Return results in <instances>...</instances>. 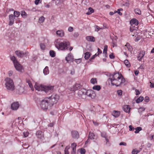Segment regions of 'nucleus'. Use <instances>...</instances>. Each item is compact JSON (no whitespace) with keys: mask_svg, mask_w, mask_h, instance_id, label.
Returning <instances> with one entry per match:
<instances>
[{"mask_svg":"<svg viewBox=\"0 0 154 154\" xmlns=\"http://www.w3.org/2000/svg\"><path fill=\"white\" fill-rule=\"evenodd\" d=\"M59 99V96L57 94H53L51 97L45 98L42 101L40 106L43 110L48 109L49 106H52L56 103Z\"/></svg>","mask_w":154,"mask_h":154,"instance_id":"nucleus-1","label":"nucleus"},{"mask_svg":"<svg viewBox=\"0 0 154 154\" xmlns=\"http://www.w3.org/2000/svg\"><path fill=\"white\" fill-rule=\"evenodd\" d=\"M135 91L136 92V95H138L140 94V92L138 90L136 89L135 90Z\"/></svg>","mask_w":154,"mask_h":154,"instance_id":"nucleus-63","label":"nucleus"},{"mask_svg":"<svg viewBox=\"0 0 154 154\" xmlns=\"http://www.w3.org/2000/svg\"><path fill=\"white\" fill-rule=\"evenodd\" d=\"M73 28L72 27L69 26L68 29V31L69 32H71L73 31Z\"/></svg>","mask_w":154,"mask_h":154,"instance_id":"nucleus-51","label":"nucleus"},{"mask_svg":"<svg viewBox=\"0 0 154 154\" xmlns=\"http://www.w3.org/2000/svg\"><path fill=\"white\" fill-rule=\"evenodd\" d=\"M50 55L52 57H54L55 56L54 51H50Z\"/></svg>","mask_w":154,"mask_h":154,"instance_id":"nucleus-37","label":"nucleus"},{"mask_svg":"<svg viewBox=\"0 0 154 154\" xmlns=\"http://www.w3.org/2000/svg\"><path fill=\"white\" fill-rule=\"evenodd\" d=\"M71 148L72 150H76V144L75 143H73L71 144Z\"/></svg>","mask_w":154,"mask_h":154,"instance_id":"nucleus-36","label":"nucleus"},{"mask_svg":"<svg viewBox=\"0 0 154 154\" xmlns=\"http://www.w3.org/2000/svg\"><path fill=\"white\" fill-rule=\"evenodd\" d=\"M110 79L111 84L116 86L124 85L125 79L122 75L119 73H116L110 75Z\"/></svg>","mask_w":154,"mask_h":154,"instance_id":"nucleus-2","label":"nucleus"},{"mask_svg":"<svg viewBox=\"0 0 154 154\" xmlns=\"http://www.w3.org/2000/svg\"><path fill=\"white\" fill-rule=\"evenodd\" d=\"M90 82L91 83L94 85L97 84V79L96 78H93L91 79V80Z\"/></svg>","mask_w":154,"mask_h":154,"instance_id":"nucleus-29","label":"nucleus"},{"mask_svg":"<svg viewBox=\"0 0 154 154\" xmlns=\"http://www.w3.org/2000/svg\"><path fill=\"white\" fill-rule=\"evenodd\" d=\"M73 57L71 53L69 54L66 57V60L69 63V61L72 60Z\"/></svg>","mask_w":154,"mask_h":154,"instance_id":"nucleus-18","label":"nucleus"},{"mask_svg":"<svg viewBox=\"0 0 154 154\" xmlns=\"http://www.w3.org/2000/svg\"><path fill=\"white\" fill-rule=\"evenodd\" d=\"M130 31L131 32H132L134 30H136V29H135L134 28H133V27L132 28L131 27H130Z\"/></svg>","mask_w":154,"mask_h":154,"instance_id":"nucleus-60","label":"nucleus"},{"mask_svg":"<svg viewBox=\"0 0 154 154\" xmlns=\"http://www.w3.org/2000/svg\"><path fill=\"white\" fill-rule=\"evenodd\" d=\"M5 87L9 91H13L15 89V86L13 80L10 78H7L5 79Z\"/></svg>","mask_w":154,"mask_h":154,"instance_id":"nucleus-5","label":"nucleus"},{"mask_svg":"<svg viewBox=\"0 0 154 154\" xmlns=\"http://www.w3.org/2000/svg\"><path fill=\"white\" fill-rule=\"evenodd\" d=\"M70 146H66V147L64 149L65 154H69L68 150L70 149Z\"/></svg>","mask_w":154,"mask_h":154,"instance_id":"nucleus-32","label":"nucleus"},{"mask_svg":"<svg viewBox=\"0 0 154 154\" xmlns=\"http://www.w3.org/2000/svg\"><path fill=\"white\" fill-rule=\"evenodd\" d=\"M117 42L116 39H112V44L113 47L117 46Z\"/></svg>","mask_w":154,"mask_h":154,"instance_id":"nucleus-27","label":"nucleus"},{"mask_svg":"<svg viewBox=\"0 0 154 154\" xmlns=\"http://www.w3.org/2000/svg\"><path fill=\"white\" fill-rule=\"evenodd\" d=\"M45 19V18L43 16H42L40 17L38 20V22L40 23H43Z\"/></svg>","mask_w":154,"mask_h":154,"instance_id":"nucleus-33","label":"nucleus"},{"mask_svg":"<svg viewBox=\"0 0 154 154\" xmlns=\"http://www.w3.org/2000/svg\"><path fill=\"white\" fill-rule=\"evenodd\" d=\"M89 137L91 139H96V136L93 133L90 132L89 134Z\"/></svg>","mask_w":154,"mask_h":154,"instance_id":"nucleus-22","label":"nucleus"},{"mask_svg":"<svg viewBox=\"0 0 154 154\" xmlns=\"http://www.w3.org/2000/svg\"><path fill=\"white\" fill-rule=\"evenodd\" d=\"M87 96L90 97L91 99H94L96 97V94L95 92L92 90H87Z\"/></svg>","mask_w":154,"mask_h":154,"instance_id":"nucleus-7","label":"nucleus"},{"mask_svg":"<svg viewBox=\"0 0 154 154\" xmlns=\"http://www.w3.org/2000/svg\"><path fill=\"white\" fill-rule=\"evenodd\" d=\"M56 33L57 35L61 37H63L64 35V32L62 30L57 31Z\"/></svg>","mask_w":154,"mask_h":154,"instance_id":"nucleus-15","label":"nucleus"},{"mask_svg":"<svg viewBox=\"0 0 154 154\" xmlns=\"http://www.w3.org/2000/svg\"><path fill=\"white\" fill-rule=\"evenodd\" d=\"M139 73V71L138 70H135L134 71V74L136 75H138Z\"/></svg>","mask_w":154,"mask_h":154,"instance_id":"nucleus-58","label":"nucleus"},{"mask_svg":"<svg viewBox=\"0 0 154 154\" xmlns=\"http://www.w3.org/2000/svg\"><path fill=\"white\" fill-rule=\"evenodd\" d=\"M11 109L13 110H16L19 107V104L18 102H15L11 105Z\"/></svg>","mask_w":154,"mask_h":154,"instance_id":"nucleus-11","label":"nucleus"},{"mask_svg":"<svg viewBox=\"0 0 154 154\" xmlns=\"http://www.w3.org/2000/svg\"><path fill=\"white\" fill-rule=\"evenodd\" d=\"M124 63L125 64V65L127 67H129L131 65L130 64V63L128 61V60H125L124 61Z\"/></svg>","mask_w":154,"mask_h":154,"instance_id":"nucleus-31","label":"nucleus"},{"mask_svg":"<svg viewBox=\"0 0 154 154\" xmlns=\"http://www.w3.org/2000/svg\"><path fill=\"white\" fill-rule=\"evenodd\" d=\"M150 85H149L151 88H154V84L152 83L151 82H150Z\"/></svg>","mask_w":154,"mask_h":154,"instance_id":"nucleus-55","label":"nucleus"},{"mask_svg":"<svg viewBox=\"0 0 154 154\" xmlns=\"http://www.w3.org/2000/svg\"><path fill=\"white\" fill-rule=\"evenodd\" d=\"M29 87L31 88V90L32 91L34 90V88L33 87L31 83L29 84Z\"/></svg>","mask_w":154,"mask_h":154,"instance_id":"nucleus-54","label":"nucleus"},{"mask_svg":"<svg viewBox=\"0 0 154 154\" xmlns=\"http://www.w3.org/2000/svg\"><path fill=\"white\" fill-rule=\"evenodd\" d=\"M93 122L94 124L96 126H97L99 125L98 123L97 122H95L94 121H93Z\"/></svg>","mask_w":154,"mask_h":154,"instance_id":"nucleus-59","label":"nucleus"},{"mask_svg":"<svg viewBox=\"0 0 154 154\" xmlns=\"http://www.w3.org/2000/svg\"><path fill=\"white\" fill-rule=\"evenodd\" d=\"M13 15L14 17H18L20 15V13L19 11H14Z\"/></svg>","mask_w":154,"mask_h":154,"instance_id":"nucleus-34","label":"nucleus"},{"mask_svg":"<svg viewBox=\"0 0 154 154\" xmlns=\"http://www.w3.org/2000/svg\"><path fill=\"white\" fill-rule=\"evenodd\" d=\"M81 85L79 84H76L71 88V91H75L81 88Z\"/></svg>","mask_w":154,"mask_h":154,"instance_id":"nucleus-14","label":"nucleus"},{"mask_svg":"<svg viewBox=\"0 0 154 154\" xmlns=\"http://www.w3.org/2000/svg\"><path fill=\"white\" fill-rule=\"evenodd\" d=\"M40 47L41 49L42 50H44L45 49V46L43 44L41 43L40 44Z\"/></svg>","mask_w":154,"mask_h":154,"instance_id":"nucleus-43","label":"nucleus"},{"mask_svg":"<svg viewBox=\"0 0 154 154\" xmlns=\"http://www.w3.org/2000/svg\"><path fill=\"white\" fill-rule=\"evenodd\" d=\"M143 97L140 96V97L137 99V100L136 102L137 103H139L140 102H141L143 100Z\"/></svg>","mask_w":154,"mask_h":154,"instance_id":"nucleus-30","label":"nucleus"},{"mask_svg":"<svg viewBox=\"0 0 154 154\" xmlns=\"http://www.w3.org/2000/svg\"><path fill=\"white\" fill-rule=\"evenodd\" d=\"M135 131L134 132L137 134L139 132L142 130V128L140 127H138L135 128Z\"/></svg>","mask_w":154,"mask_h":154,"instance_id":"nucleus-35","label":"nucleus"},{"mask_svg":"<svg viewBox=\"0 0 154 154\" xmlns=\"http://www.w3.org/2000/svg\"><path fill=\"white\" fill-rule=\"evenodd\" d=\"M109 57L111 59H113L114 58V56L112 54H110L109 55Z\"/></svg>","mask_w":154,"mask_h":154,"instance_id":"nucleus-62","label":"nucleus"},{"mask_svg":"<svg viewBox=\"0 0 154 154\" xmlns=\"http://www.w3.org/2000/svg\"><path fill=\"white\" fill-rule=\"evenodd\" d=\"M49 71L48 66H46L43 70V73L45 75H47L49 74Z\"/></svg>","mask_w":154,"mask_h":154,"instance_id":"nucleus-20","label":"nucleus"},{"mask_svg":"<svg viewBox=\"0 0 154 154\" xmlns=\"http://www.w3.org/2000/svg\"><path fill=\"white\" fill-rule=\"evenodd\" d=\"M8 75L9 76H11L13 74V72L11 71H9L8 72Z\"/></svg>","mask_w":154,"mask_h":154,"instance_id":"nucleus-57","label":"nucleus"},{"mask_svg":"<svg viewBox=\"0 0 154 154\" xmlns=\"http://www.w3.org/2000/svg\"><path fill=\"white\" fill-rule=\"evenodd\" d=\"M79 93H82L83 94L86 95L87 93V90L85 89H82L79 91Z\"/></svg>","mask_w":154,"mask_h":154,"instance_id":"nucleus-23","label":"nucleus"},{"mask_svg":"<svg viewBox=\"0 0 154 154\" xmlns=\"http://www.w3.org/2000/svg\"><path fill=\"white\" fill-rule=\"evenodd\" d=\"M79 35V34L78 32H75L73 34L74 37L75 38H77Z\"/></svg>","mask_w":154,"mask_h":154,"instance_id":"nucleus-50","label":"nucleus"},{"mask_svg":"<svg viewBox=\"0 0 154 154\" xmlns=\"http://www.w3.org/2000/svg\"><path fill=\"white\" fill-rule=\"evenodd\" d=\"M80 152L81 154H85V150L84 149H82L80 150Z\"/></svg>","mask_w":154,"mask_h":154,"instance_id":"nucleus-47","label":"nucleus"},{"mask_svg":"<svg viewBox=\"0 0 154 154\" xmlns=\"http://www.w3.org/2000/svg\"><path fill=\"white\" fill-rule=\"evenodd\" d=\"M125 46L127 48L128 51H132V48L131 46L130 45V44L129 43H127L125 45Z\"/></svg>","mask_w":154,"mask_h":154,"instance_id":"nucleus-21","label":"nucleus"},{"mask_svg":"<svg viewBox=\"0 0 154 154\" xmlns=\"http://www.w3.org/2000/svg\"><path fill=\"white\" fill-rule=\"evenodd\" d=\"M70 45V42L68 41L58 42L57 40L55 42V46L59 50H66L68 49V47Z\"/></svg>","mask_w":154,"mask_h":154,"instance_id":"nucleus-3","label":"nucleus"},{"mask_svg":"<svg viewBox=\"0 0 154 154\" xmlns=\"http://www.w3.org/2000/svg\"><path fill=\"white\" fill-rule=\"evenodd\" d=\"M86 38H94L92 36H88L86 37Z\"/></svg>","mask_w":154,"mask_h":154,"instance_id":"nucleus-61","label":"nucleus"},{"mask_svg":"<svg viewBox=\"0 0 154 154\" xmlns=\"http://www.w3.org/2000/svg\"><path fill=\"white\" fill-rule=\"evenodd\" d=\"M129 130L130 131H133L134 130L135 128L134 127H133L132 125H129Z\"/></svg>","mask_w":154,"mask_h":154,"instance_id":"nucleus-49","label":"nucleus"},{"mask_svg":"<svg viewBox=\"0 0 154 154\" xmlns=\"http://www.w3.org/2000/svg\"><path fill=\"white\" fill-rule=\"evenodd\" d=\"M134 12L135 14L139 15L141 14V11L140 9L138 8H136L134 9Z\"/></svg>","mask_w":154,"mask_h":154,"instance_id":"nucleus-24","label":"nucleus"},{"mask_svg":"<svg viewBox=\"0 0 154 154\" xmlns=\"http://www.w3.org/2000/svg\"><path fill=\"white\" fill-rule=\"evenodd\" d=\"M71 135L72 137L75 139H77L79 137L78 132L76 131H73L71 132Z\"/></svg>","mask_w":154,"mask_h":154,"instance_id":"nucleus-8","label":"nucleus"},{"mask_svg":"<svg viewBox=\"0 0 154 154\" xmlns=\"http://www.w3.org/2000/svg\"><path fill=\"white\" fill-rule=\"evenodd\" d=\"M41 2L42 0H35V3L36 5H37L39 3H41Z\"/></svg>","mask_w":154,"mask_h":154,"instance_id":"nucleus-46","label":"nucleus"},{"mask_svg":"<svg viewBox=\"0 0 154 154\" xmlns=\"http://www.w3.org/2000/svg\"><path fill=\"white\" fill-rule=\"evenodd\" d=\"M94 10L91 7L89 8H88V11L86 13L87 15H90L92 13H94Z\"/></svg>","mask_w":154,"mask_h":154,"instance_id":"nucleus-26","label":"nucleus"},{"mask_svg":"<svg viewBox=\"0 0 154 154\" xmlns=\"http://www.w3.org/2000/svg\"><path fill=\"white\" fill-rule=\"evenodd\" d=\"M11 59L12 61L14 67L17 70L21 72L23 67L17 60L16 57L14 56H12L11 57Z\"/></svg>","mask_w":154,"mask_h":154,"instance_id":"nucleus-6","label":"nucleus"},{"mask_svg":"<svg viewBox=\"0 0 154 154\" xmlns=\"http://www.w3.org/2000/svg\"><path fill=\"white\" fill-rule=\"evenodd\" d=\"M102 51L99 48H98V52H97V55H98L101 54L102 53Z\"/></svg>","mask_w":154,"mask_h":154,"instance_id":"nucleus-53","label":"nucleus"},{"mask_svg":"<svg viewBox=\"0 0 154 154\" xmlns=\"http://www.w3.org/2000/svg\"><path fill=\"white\" fill-rule=\"evenodd\" d=\"M123 11V9L122 8L119 9L117 10V13L120 15L121 16L122 15V13L120 12V11Z\"/></svg>","mask_w":154,"mask_h":154,"instance_id":"nucleus-42","label":"nucleus"},{"mask_svg":"<svg viewBox=\"0 0 154 154\" xmlns=\"http://www.w3.org/2000/svg\"><path fill=\"white\" fill-rule=\"evenodd\" d=\"M23 134L24 137H26L28 136L29 133L28 132H25L23 133Z\"/></svg>","mask_w":154,"mask_h":154,"instance_id":"nucleus-45","label":"nucleus"},{"mask_svg":"<svg viewBox=\"0 0 154 154\" xmlns=\"http://www.w3.org/2000/svg\"><path fill=\"white\" fill-rule=\"evenodd\" d=\"M139 152V151L136 149H133L132 152V154H137Z\"/></svg>","mask_w":154,"mask_h":154,"instance_id":"nucleus-41","label":"nucleus"},{"mask_svg":"<svg viewBox=\"0 0 154 154\" xmlns=\"http://www.w3.org/2000/svg\"><path fill=\"white\" fill-rule=\"evenodd\" d=\"M101 136L104 138L107 137V136L106 132H103L101 133Z\"/></svg>","mask_w":154,"mask_h":154,"instance_id":"nucleus-38","label":"nucleus"},{"mask_svg":"<svg viewBox=\"0 0 154 154\" xmlns=\"http://www.w3.org/2000/svg\"><path fill=\"white\" fill-rule=\"evenodd\" d=\"M92 89L93 90L99 91L100 90L101 87L100 85H95L93 87Z\"/></svg>","mask_w":154,"mask_h":154,"instance_id":"nucleus-28","label":"nucleus"},{"mask_svg":"<svg viewBox=\"0 0 154 154\" xmlns=\"http://www.w3.org/2000/svg\"><path fill=\"white\" fill-rule=\"evenodd\" d=\"M15 54L18 57H21L23 56L26 54L20 51H17L15 52Z\"/></svg>","mask_w":154,"mask_h":154,"instance_id":"nucleus-16","label":"nucleus"},{"mask_svg":"<svg viewBox=\"0 0 154 154\" xmlns=\"http://www.w3.org/2000/svg\"><path fill=\"white\" fill-rule=\"evenodd\" d=\"M138 21L137 19L135 18H133L131 19L130 21V23L132 26L134 25L135 26H137L138 24Z\"/></svg>","mask_w":154,"mask_h":154,"instance_id":"nucleus-13","label":"nucleus"},{"mask_svg":"<svg viewBox=\"0 0 154 154\" xmlns=\"http://www.w3.org/2000/svg\"><path fill=\"white\" fill-rule=\"evenodd\" d=\"M119 144V145H120V146L123 145V146H126L127 145L126 143L125 142H121Z\"/></svg>","mask_w":154,"mask_h":154,"instance_id":"nucleus-52","label":"nucleus"},{"mask_svg":"<svg viewBox=\"0 0 154 154\" xmlns=\"http://www.w3.org/2000/svg\"><path fill=\"white\" fill-rule=\"evenodd\" d=\"M35 134L36 137L38 138L41 139L44 137L43 133L41 131H36Z\"/></svg>","mask_w":154,"mask_h":154,"instance_id":"nucleus-12","label":"nucleus"},{"mask_svg":"<svg viewBox=\"0 0 154 154\" xmlns=\"http://www.w3.org/2000/svg\"><path fill=\"white\" fill-rule=\"evenodd\" d=\"M21 15L23 17H26L27 16V14L25 11H22L21 12Z\"/></svg>","mask_w":154,"mask_h":154,"instance_id":"nucleus-40","label":"nucleus"},{"mask_svg":"<svg viewBox=\"0 0 154 154\" xmlns=\"http://www.w3.org/2000/svg\"><path fill=\"white\" fill-rule=\"evenodd\" d=\"M112 115L115 117H118L120 114V112L118 111L114 110L112 113Z\"/></svg>","mask_w":154,"mask_h":154,"instance_id":"nucleus-17","label":"nucleus"},{"mask_svg":"<svg viewBox=\"0 0 154 154\" xmlns=\"http://www.w3.org/2000/svg\"><path fill=\"white\" fill-rule=\"evenodd\" d=\"M14 17L12 14H10L9 15V20L8 25L9 26H12L14 23V19H15Z\"/></svg>","mask_w":154,"mask_h":154,"instance_id":"nucleus-9","label":"nucleus"},{"mask_svg":"<svg viewBox=\"0 0 154 154\" xmlns=\"http://www.w3.org/2000/svg\"><path fill=\"white\" fill-rule=\"evenodd\" d=\"M54 86H45L35 83L34 85L35 89L38 91H44L45 92H51L54 89Z\"/></svg>","mask_w":154,"mask_h":154,"instance_id":"nucleus-4","label":"nucleus"},{"mask_svg":"<svg viewBox=\"0 0 154 154\" xmlns=\"http://www.w3.org/2000/svg\"><path fill=\"white\" fill-rule=\"evenodd\" d=\"M145 54V52L144 50H142L140 51L138 56L137 57L138 60L141 61L142 58L143 57Z\"/></svg>","mask_w":154,"mask_h":154,"instance_id":"nucleus-10","label":"nucleus"},{"mask_svg":"<svg viewBox=\"0 0 154 154\" xmlns=\"http://www.w3.org/2000/svg\"><path fill=\"white\" fill-rule=\"evenodd\" d=\"M108 47L107 45H105L104 46V48L103 50V53L106 54L107 53Z\"/></svg>","mask_w":154,"mask_h":154,"instance_id":"nucleus-39","label":"nucleus"},{"mask_svg":"<svg viewBox=\"0 0 154 154\" xmlns=\"http://www.w3.org/2000/svg\"><path fill=\"white\" fill-rule=\"evenodd\" d=\"M75 151L76 150L72 149L71 154H75Z\"/></svg>","mask_w":154,"mask_h":154,"instance_id":"nucleus-64","label":"nucleus"},{"mask_svg":"<svg viewBox=\"0 0 154 154\" xmlns=\"http://www.w3.org/2000/svg\"><path fill=\"white\" fill-rule=\"evenodd\" d=\"M97 53L96 54H94V55H93L91 58L89 60L91 61H93V59H94V58H95V57L97 56Z\"/></svg>","mask_w":154,"mask_h":154,"instance_id":"nucleus-44","label":"nucleus"},{"mask_svg":"<svg viewBox=\"0 0 154 154\" xmlns=\"http://www.w3.org/2000/svg\"><path fill=\"white\" fill-rule=\"evenodd\" d=\"M117 93L119 95L121 96L122 94V90H119L118 91Z\"/></svg>","mask_w":154,"mask_h":154,"instance_id":"nucleus-48","label":"nucleus"},{"mask_svg":"<svg viewBox=\"0 0 154 154\" xmlns=\"http://www.w3.org/2000/svg\"><path fill=\"white\" fill-rule=\"evenodd\" d=\"M145 101L146 102H148L149 101V98L148 97H146L145 98Z\"/></svg>","mask_w":154,"mask_h":154,"instance_id":"nucleus-56","label":"nucleus"},{"mask_svg":"<svg viewBox=\"0 0 154 154\" xmlns=\"http://www.w3.org/2000/svg\"><path fill=\"white\" fill-rule=\"evenodd\" d=\"M123 108L124 111L126 112H129L130 109V106L128 105L124 106Z\"/></svg>","mask_w":154,"mask_h":154,"instance_id":"nucleus-19","label":"nucleus"},{"mask_svg":"<svg viewBox=\"0 0 154 154\" xmlns=\"http://www.w3.org/2000/svg\"><path fill=\"white\" fill-rule=\"evenodd\" d=\"M91 55V54L90 52H86L85 54V58L87 60L90 57Z\"/></svg>","mask_w":154,"mask_h":154,"instance_id":"nucleus-25","label":"nucleus"}]
</instances>
